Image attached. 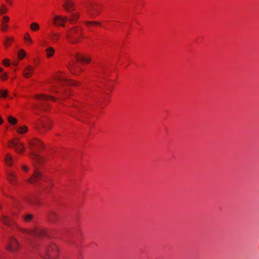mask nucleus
<instances>
[{
  "mask_svg": "<svg viewBox=\"0 0 259 259\" xmlns=\"http://www.w3.org/2000/svg\"><path fill=\"white\" fill-rule=\"evenodd\" d=\"M56 82H60L62 84L71 85L78 86L79 83L73 80L67 79L66 74L63 72H59L56 73L53 79L50 81V87L49 92L52 95H55L54 96L51 95L46 94H37L34 96V99L41 101L42 102H47L48 101H52L55 102L62 103L66 99L69 98L70 95L69 91H61L56 85Z\"/></svg>",
  "mask_w": 259,
  "mask_h": 259,
  "instance_id": "obj_1",
  "label": "nucleus"
},
{
  "mask_svg": "<svg viewBox=\"0 0 259 259\" xmlns=\"http://www.w3.org/2000/svg\"><path fill=\"white\" fill-rule=\"evenodd\" d=\"M42 143L37 138H33L28 141V147L30 151L34 161L38 164L44 163L45 159L41 156L35 154V152L41 150L43 148Z\"/></svg>",
  "mask_w": 259,
  "mask_h": 259,
  "instance_id": "obj_2",
  "label": "nucleus"
},
{
  "mask_svg": "<svg viewBox=\"0 0 259 259\" xmlns=\"http://www.w3.org/2000/svg\"><path fill=\"white\" fill-rule=\"evenodd\" d=\"M65 35L68 42L71 44H76L80 42L82 39V30L79 26H75L69 29Z\"/></svg>",
  "mask_w": 259,
  "mask_h": 259,
  "instance_id": "obj_3",
  "label": "nucleus"
},
{
  "mask_svg": "<svg viewBox=\"0 0 259 259\" xmlns=\"http://www.w3.org/2000/svg\"><path fill=\"white\" fill-rule=\"evenodd\" d=\"M60 254V248L55 243L48 244L44 251L41 252V257L45 259H58Z\"/></svg>",
  "mask_w": 259,
  "mask_h": 259,
  "instance_id": "obj_4",
  "label": "nucleus"
},
{
  "mask_svg": "<svg viewBox=\"0 0 259 259\" xmlns=\"http://www.w3.org/2000/svg\"><path fill=\"white\" fill-rule=\"evenodd\" d=\"M22 232L28 235L35 237H44L47 235L46 229L40 227H35L31 229H24Z\"/></svg>",
  "mask_w": 259,
  "mask_h": 259,
  "instance_id": "obj_5",
  "label": "nucleus"
},
{
  "mask_svg": "<svg viewBox=\"0 0 259 259\" xmlns=\"http://www.w3.org/2000/svg\"><path fill=\"white\" fill-rule=\"evenodd\" d=\"M8 146L10 148H14L15 151L20 154L23 153L26 150L25 144L21 142L18 138L10 140L8 143Z\"/></svg>",
  "mask_w": 259,
  "mask_h": 259,
  "instance_id": "obj_6",
  "label": "nucleus"
},
{
  "mask_svg": "<svg viewBox=\"0 0 259 259\" xmlns=\"http://www.w3.org/2000/svg\"><path fill=\"white\" fill-rule=\"evenodd\" d=\"M21 245L18 239L14 237L10 238L8 243L6 245V249L13 253L18 252L21 249Z\"/></svg>",
  "mask_w": 259,
  "mask_h": 259,
  "instance_id": "obj_7",
  "label": "nucleus"
},
{
  "mask_svg": "<svg viewBox=\"0 0 259 259\" xmlns=\"http://www.w3.org/2000/svg\"><path fill=\"white\" fill-rule=\"evenodd\" d=\"M35 127L37 129L42 130L44 132H47L52 128V121L48 118H43L36 121Z\"/></svg>",
  "mask_w": 259,
  "mask_h": 259,
  "instance_id": "obj_8",
  "label": "nucleus"
},
{
  "mask_svg": "<svg viewBox=\"0 0 259 259\" xmlns=\"http://www.w3.org/2000/svg\"><path fill=\"white\" fill-rule=\"evenodd\" d=\"M67 20L68 18L66 17L56 15L53 18L52 23L55 26L64 27Z\"/></svg>",
  "mask_w": 259,
  "mask_h": 259,
  "instance_id": "obj_9",
  "label": "nucleus"
},
{
  "mask_svg": "<svg viewBox=\"0 0 259 259\" xmlns=\"http://www.w3.org/2000/svg\"><path fill=\"white\" fill-rule=\"evenodd\" d=\"M7 179L12 185H16L18 183V178L15 172L11 170H8L6 171Z\"/></svg>",
  "mask_w": 259,
  "mask_h": 259,
  "instance_id": "obj_10",
  "label": "nucleus"
},
{
  "mask_svg": "<svg viewBox=\"0 0 259 259\" xmlns=\"http://www.w3.org/2000/svg\"><path fill=\"white\" fill-rule=\"evenodd\" d=\"M44 184L43 185L45 191L47 192H50L54 186V182L52 179L50 178H45L44 180Z\"/></svg>",
  "mask_w": 259,
  "mask_h": 259,
  "instance_id": "obj_11",
  "label": "nucleus"
},
{
  "mask_svg": "<svg viewBox=\"0 0 259 259\" xmlns=\"http://www.w3.org/2000/svg\"><path fill=\"white\" fill-rule=\"evenodd\" d=\"M34 67L32 65H28L25 67L23 72V75L26 78H30L33 74Z\"/></svg>",
  "mask_w": 259,
  "mask_h": 259,
  "instance_id": "obj_12",
  "label": "nucleus"
},
{
  "mask_svg": "<svg viewBox=\"0 0 259 259\" xmlns=\"http://www.w3.org/2000/svg\"><path fill=\"white\" fill-rule=\"evenodd\" d=\"M41 177V175L37 170H35L33 175L28 180L26 181V182L30 184H34L38 181Z\"/></svg>",
  "mask_w": 259,
  "mask_h": 259,
  "instance_id": "obj_13",
  "label": "nucleus"
},
{
  "mask_svg": "<svg viewBox=\"0 0 259 259\" xmlns=\"http://www.w3.org/2000/svg\"><path fill=\"white\" fill-rule=\"evenodd\" d=\"M74 57L77 61L80 62L81 63H89L91 62V58L89 56H83L79 53H76Z\"/></svg>",
  "mask_w": 259,
  "mask_h": 259,
  "instance_id": "obj_14",
  "label": "nucleus"
},
{
  "mask_svg": "<svg viewBox=\"0 0 259 259\" xmlns=\"http://www.w3.org/2000/svg\"><path fill=\"white\" fill-rule=\"evenodd\" d=\"M9 21L10 18L7 16H5L2 18L1 21V24L0 28L2 31L5 32L8 30L9 26L8 23L9 22Z\"/></svg>",
  "mask_w": 259,
  "mask_h": 259,
  "instance_id": "obj_15",
  "label": "nucleus"
},
{
  "mask_svg": "<svg viewBox=\"0 0 259 259\" xmlns=\"http://www.w3.org/2000/svg\"><path fill=\"white\" fill-rule=\"evenodd\" d=\"M68 67L70 72L74 75L78 74L79 71L81 70L75 63L69 64Z\"/></svg>",
  "mask_w": 259,
  "mask_h": 259,
  "instance_id": "obj_16",
  "label": "nucleus"
},
{
  "mask_svg": "<svg viewBox=\"0 0 259 259\" xmlns=\"http://www.w3.org/2000/svg\"><path fill=\"white\" fill-rule=\"evenodd\" d=\"M2 222L7 226H10L14 224V219L6 215H3L2 218Z\"/></svg>",
  "mask_w": 259,
  "mask_h": 259,
  "instance_id": "obj_17",
  "label": "nucleus"
},
{
  "mask_svg": "<svg viewBox=\"0 0 259 259\" xmlns=\"http://www.w3.org/2000/svg\"><path fill=\"white\" fill-rule=\"evenodd\" d=\"M55 53V50L52 47H48L45 49L46 56L48 59L52 58L54 56Z\"/></svg>",
  "mask_w": 259,
  "mask_h": 259,
  "instance_id": "obj_18",
  "label": "nucleus"
},
{
  "mask_svg": "<svg viewBox=\"0 0 259 259\" xmlns=\"http://www.w3.org/2000/svg\"><path fill=\"white\" fill-rule=\"evenodd\" d=\"M23 39L27 46H31L33 43V40L28 32L24 33Z\"/></svg>",
  "mask_w": 259,
  "mask_h": 259,
  "instance_id": "obj_19",
  "label": "nucleus"
},
{
  "mask_svg": "<svg viewBox=\"0 0 259 259\" xmlns=\"http://www.w3.org/2000/svg\"><path fill=\"white\" fill-rule=\"evenodd\" d=\"M5 162L9 166H12L14 163V159L11 154L8 153L5 156Z\"/></svg>",
  "mask_w": 259,
  "mask_h": 259,
  "instance_id": "obj_20",
  "label": "nucleus"
},
{
  "mask_svg": "<svg viewBox=\"0 0 259 259\" xmlns=\"http://www.w3.org/2000/svg\"><path fill=\"white\" fill-rule=\"evenodd\" d=\"M61 37V34L59 32H56L55 31H52L51 32V40L56 43L60 39Z\"/></svg>",
  "mask_w": 259,
  "mask_h": 259,
  "instance_id": "obj_21",
  "label": "nucleus"
},
{
  "mask_svg": "<svg viewBox=\"0 0 259 259\" xmlns=\"http://www.w3.org/2000/svg\"><path fill=\"white\" fill-rule=\"evenodd\" d=\"M64 8L67 11H71L74 10V6L72 1H66L63 5Z\"/></svg>",
  "mask_w": 259,
  "mask_h": 259,
  "instance_id": "obj_22",
  "label": "nucleus"
},
{
  "mask_svg": "<svg viewBox=\"0 0 259 259\" xmlns=\"http://www.w3.org/2000/svg\"><path fill=\"white\" fill-rule=\"evenodd\" d=\"M49 221L51 223H54L58 218V214L56 211H51L48 215Z\"/></svg>",
  "mask_w": 259,
  "mask_h": 259,
  "instance_id": "obj_23",
  "label": "nucleus"
},
{
  "mask_svg": "<svg viewBox=\"0 0 259 259\" xmlns=\"http://www.w3.org/2000/svg\"><path fill=\"white\" fill-rule=\"evenodd\" d=\"M79 17V15L78 13H74L70 15L69 21L70 22V23L74 24L78 19Z\"/></svg>",
  "mask_w": 259,
  "mask_h": 259,
  "instance_id": "obj_24",
  "label": "nucleus"
},
{
  "mask_svg": "<svg viewBox=\"0 0 259 259\" xmlns=\"http://www.w3.org/2000/svg\"><path fill=\"white\" fill-rule=\"evenodd\" d=\"M30 29L33 32H36L39 30L40 26L37 22H32L30 24Z\"/></svg>",
  "mask_w": 259,
  "mask_h": 259,
  "instance_id": "obj_25",
  "label": "nucleus"
},
{
  "mask_svg": "<svg viewBox=\"0 0 259 259\" xmlns=\"http://www.w3.org/2000/svg\"><path fill=\"white\" fill-rule=\"evenodd\" d=\"M28 132V128L25 125H22L17 129V132L19 134H25Z\"/></svg>",
  "mask_w": 259,
  "mask_h": 259,
  "instance_id": "obj_26",
  "label": "nucleus"
},
{
  "mask_svg": "<svg viewBox=\"0 0 259 259\" xmlns=\"http://www.w3.org/2000/svg\"><path fill=\"white\" fill-rule=\"evenodd\" d=\"M13 41H14V38L13 37H6L4 42V46H5V47L6 48H8V47H9L10 46V45H11V44L13 42Z\"/></svg>",
  "mask_w": 259,
  "mask_h": 259,
  "instance_id": "obj_27",
  "label": "nucleus"
},
{
  "mask_svg": "<svg viewBox=\"0 0 259 259\" xmlns=\"http://www.w3.org/2000/svg\"><path fill=\"white\" fill-rule=\"evenodd\" d=\"M100 24L98 21H86L85 22V25L88 27L90 26H97L99 25Z\"/></svg>",
  "mask_w": 259,
  "mask_h": 259,
  "instance_id": "obj_28",
  "label": "nucleus"
},
{
  "mask_svg": "<svg viewBox=\"0 0 259 259\" xmlns=\"http://www.w3.org/2000/svg\"><path fill=\"white\" fill-rule=\"evenodd\" d=\"M8 121L10 124L11 125H15L17 122V118L14 117L13 116L10 115L8 117Z\"/></svg>",
  "mask_w": 259,
  "mask_h": 259,
  "instance_id": "obj_29",
  "label": "nucleus"
},
{
  "mask_svg": "<svg viewBox=\"0 0 259 259\" xmlns=\"http://www.w3.org/2000/svg\"><path fill=\"white\" fill-rule=\"evenodd\" d=\"M26 53L23 49H20L18 53V57L20 60H22L25 56Z\"/></svg>",
  "mask_w": 259,
  "mask_h": 259,
  "instance_id": "obj_30",
  "label": "nucleus"
},
{
  "mask_svg": "<svg viewBox=\"0 0 259 259\" xmlns=\"http://www.w3.org/2000/svg\"><path fill=\"white\" fill-rule=\"evenodd\" d=\"M7 11V7L5 5L2 4L0 7V15L6 13Z\"/></svg>",
  "mask_w": 259,
  "mask_h": 259,
  "instance_id": "obj_31",
  "label": "nucleus"
},
{
  "mask_svg": "<svg viewBox=\"0 0 259 259\" xmlns=\"http://www.w3.org/2000/svg\"><path fill=\"white\" fill-rule=\"evenodd\" d=\"M8 91L7 90H0V99L2 98H7L8 97Z\"/></svg>",
  "mask_w": 259,
  "mask_h": 259,
  "instance_id": "obj_32",
  "label": "nucleus"
},
{
  "mask_svg": "<svg viewBox=\"0 0 259 259\" xmlns=\"http://www.w3.org/2000/svg\"><path fill=\"white\" fill-rule=\"evenodd\" d=\"M33 216L32 214H28L23 217L24 220L26 222H29L32 220Z\"/></svg>",
  "mask_w": 259,
  "mask_h": 259,
  "instance_id": "obj_33",
  "label": "nucleus"
},
{
  "mask_svg": "<svg viewBox=\"0 0 259 259\" xmlns=\"http://www.w3.org/2000/svg\"><path fill=\"white\" fill-rule=\"evenodd\" d=\"M8 77V73L6 72L3 73L0 75V79L3 81L6 80L7 79Z\"/></svg>",
  "mask_w": 259,
  "mask_h": 259,
  "instance_id": "obj_34",
  "label": "nucleus"
},
{
  "mask_svg": "<svg viewBox=\"0 0 259 259\" xmlns=\"http://www.w3.org/2000/svg\"><path fill=\"white\" fill-rule=\"evenodd\" d=\"M3 64L4 65H5L7 67H9L10 65V63L9 60H8V59H5L3 61Z\"/></svg>",
  "mask_w": 259,
  "mask_h": 259,
  "instance_id": "obj_35",
  "label": "nucleus"
},
{
  "mask_svg": "<svg viewBox=\"0 0 259 259\" xmlns=\"http://www.w3.org/2000/svg\"><path fill=\"white\" fill-rule=\"evenodd\" d=\"M22 168L26 172H27L29 171L28 167L26 165H23L22 166Z\"/></svg>",
  "mask_w": 259,
  "mask_h": 259,
  "instance_id": "obj_36",
  "label": "nucleus"
},
{
  "mask_svg": "<svg viewBox=\"0 0 259 259\" xmlns=\"http://www.w3.org/2000/svg\"><path fill=\"white\" fill-rule=\"evenodd\" d=\"M3 123V119H2L1 116L0 115V125H2Z\"/></svg>",
  "mask_w": 259,
  "mask_h": 259,
  "instance_id": "obj_37",
  "label": "nucleus"
},
{
  "mask_svg": "<svg viewBox=\"0 0 259 259\" xmlns=\"http://www.w3.org/2000/svg\"><path fill=\"white\" fill-rule=\"evenodd\" d=\"M3 68H2L1 67H0V73H1V72H3Z\"/></svg>",
  "mask_w": 259,
  "mask_h": 259,
  "instance_id": "obj_38",
  "label": "nucleus"
},
{
  "mask_svg": "<svg viewBox=\"0 0 259 259\" xmlns=\"http://www.w3.org/2000/svg\"><path fill=\"white\" fill-rule=\"evenodd\" d=\"M13 64L14 65H15V66H16V65H18L17 63H13Z\"/></svg>",
  "mask_w": 259,
  "mask_h": 259,
  "instance_id": "obj_39",
  "label": "nucleus"
}]
</instances>
